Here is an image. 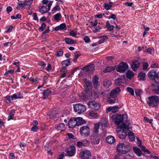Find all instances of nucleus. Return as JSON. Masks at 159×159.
Segmentation results:
<instances>
[{"mask_svg":"<svg viewBox=\"0 0 159 159\" xmlns=\"http://www.w3.org/2000/svg\"><path fill=\"white\" fill-rule=\"evenodd\" d=\"M116 149L119 153L126 154L130 151L131 148L129 143L125 142L119 143L117 146Z\"/></svg>","mask_w":159,"mask_h":159,"instance_id":"nucleus-1","label":"nucleus"},{"mask_svg":"<svg viewBox=\"0 0 159 159\" xmlns=\"http://www.w3.org/2000/svg\"><path fill=\"white\" fill-rule=\"evenodd\" d=\"M124 116L123 115H113L112 116L111 118L112 120L114 121L115 124L119 126V125L122 123L121 125L120 126L121 129H124L126 126L125 124L123 123V117Z\"/></svg>","mask_w":159,"mask_h":159,"instance_id":"nucleus-2","label":"nucleus"},{"mask_svg":"<svg viewBox=\"0 0 159 159\" xmlns=\"http://www.w3.org/2000/svg\"><path fill=\"white\" fill-rule=\"evenodd\" d=\"M149 101L147 102L148 105L153 107H157V104L159 102V98L156 95L152 96L148 98Z\"/></svg>","mask_w":159,"mask_h":159,"instance_id":"nucleus-3","label":"nucleus"},{"mask_svg":"<svg viewBox=\"0 0 159 159\" xmlns=\"http://www.w3.org/2000/svg\"><path fill=\"white\" fill-rule=\"evenodd\" d=\"M79 156L81 159H91V154L89 150L81 149L79 153Z\"/></svg>","mask_w":159,"mask_h":159,"instance_id":"nucleus-4","label":"nucleus"},{"mask_svg":"<svg viewBox=\"0 0 159 159\" xmlns=\"http://www.w3.org/2000/svg\"><path fill=\"white\" fill-rule=\"evenodd\" d=\"M74 111L78 114H81L86 110L85 106L80 103L75 104L74 106Z\"/></svg>","mask_w":159,"mask_h":159,"instance_id":"nucleus-5","label":"nucleus"},{"mask_svg":"<svg viewBox=\"0 0 159 159\" xmlns=\"http://www.w3.org/2000/svg\"><path fill=\"white\" fill-rule=\"evenodd\" d=\"M80 131L81 136L86 137L90 134V129L88 126H83L80 128Z\"/></svg>","mask_w":159,"mask_h":159,"instance_id":"nucleus-6","label":"nucleus"},{"mask_svg":"<svg viewBox=\"0 0 159 159\" xmlns=\"http://www.w3.org/2000/svg\"><path fill=\"white\" fill-rule=\"evenodd\" d=\"M76 151L75 147L73 145L70 146L65 150V152L66 153L67 155L69 157L74 156L76 153Z\"/></svg>","mask_w":159,"mask_h":159,"instance_id":"nucleus-7","label":"nucleus"},{"mask_svg":"<svg viewBox=\"0 0 159 159\" xmlns=\"http://www.w3.org/2000/svg\"><path fill=\"white\" fill-rule=\"evenodd\" d=\"M128 68V65L126 63L121 62L116 68V70L120 73L124 72Z\"/></svg>","mask_w":159,"mask_h":159,"instance_id":"nucleus-8","label":"nucleus"},{"mask_svg":"<svg viewBox=\"0 0 159 159\" xmlns=\"http://www.w3.org/2000/svg\"><path fill=\"white\" fill-rule=\"evenodd\" d=\"M52 2H49L46 6H41L39 7V11L42 14L46 13L50 10L51 7L52 5Z\"/></svg>","mask_w":159,"mask_h":159,"instance_id":"nucleus-9","label":"nucleus"},{"mask_svg":"<svg viewBox=\"0 0 159 159\" xmlns=\"http://www.w3.org/2000/svg\"><path fill=\"white\" fill-rule=\"evenodd\" d=\"M91 143L93 144H98L100 142V139L98 134L93 133L91 136Z\"/></svg>","mask_w":159,"mask_h":159,"instance_id":"nucleus-10","label":"nucleus"},{"mask_svg":"<svg viewBox=\"0 0 159 159\" xmlns=\"http://www.w3.org/2000/svg\"><path fill=\"white\" fill-rule=\"evenodd\" d=\"M88 104L90 107L94 110H98L100 108V105L98 103L94 102H89Z\"/></svg>","mask_w":159,"mask_h":159,"instance_id":"nucleus-11","label":"nucleus"},{"mask_svg":"<svg viewBox=\"0 0 159 159\" xmlns=\"http://www.w3.org/2000/svg\"><path fill=\"white\" fill-rule=\"evenodd\" d=\"M121 91V89L119 87H116L114 89L112 90L110 93V96L113 98L116 97Z\"/></svg>","mask_w":159,"mask_h":159,"instance_id":"nucleus-12","label":"nucleus"},{"mask_svg":"<svg viewBox=\"0 0 159 159\" xmlns=\"http://www.w3.org/2000/svg\"><path fill=\"white\" fill-rule=\"evenodd\" d=\"M140 65V63L138 60H133L132 61V64L131 66V68L133 71H136L139 67Z\"/></svg>","mask_w":159,"mask_h":159,"instance_id":"nucleus-13","label":"nucleus"},{"mask_svg":"<svg viewBox=\"0 0 159 159\" xmlns=\"http://www.w3.org/2000/svg\"><path fill=\"white\" fill-rule=\"evenodd\" d=\"M89 144V142L86 140H83L81 141H78L76 145L79 148H81L83 146H87Z\"/></svg>","mask_w":159,"mask_h":159,"instance_id":"nucleus-14","label":"nucleus"},{"mask_svg":"<svg viewBox=\"0 0 159 159\" xmlns=\"http://www.w3.org/2000/svg\"><path fill=\"white\" fill-rule=\"evenodd\" d=\"M54 128L57 131L60 132L64 131L65 129V126L63 123H61L58 125H55Z\"/></svg>","mask_w":159,"mask_h":159,"instance_id":"nucleus-15","label":"nucleus"},{"mask_svg":"<svg viewBox=\"0 0 159 159\" xmlns=\"http://www.w3.org/2000/svg\"><path fill=\"white\" fill-rule=\"evenodd\" d=\"M94 65L92 64L83 67L82 69L88 72L91 73L94 70Z\"/></svg>","mask_w":159,"mask_h":159,"instance_id":"nucleus-16","label":"nucleus"},{"mask_svg":"<svg viewBox=\"0 0 159 159\" xmlns=\"http://www.w3.org/2000/svg\"><path fill=\"white\" fill-rule=\"evenodd\" d=\"M157 74L155 70H151L148 74V77L150 79L155 80L156 79V75Z\"/></svg>","mask_w":159,"mask_h":159,"instance_id":"nucleus-17","label":"nucleus"},{"mask_svg":"<svg viewBox=\"0 0 159 159\" xmlns=\"http://www.w3.org/2000/svg\"><path fill=\"white\" fill-rule=\"evenodd\" d=\"M77 122L75 118H71L70 120L68 122V125L70 128H73L77 125Z\"/></svg>","mask_w":159,"mask_h":159,"instance_id":"nucleus-18","label":"nucleus"},{"mask_svg":"<svg viewBox=\"0 0 159 159\" xmlns=\"http://www.w3.org/2000/svg\"><path fill=\"white\" fill-rule=\"evenodd\" d=\"M99 78L97 75L94 76L92 79V82L93 85L95 88L97 87L100 84V82L98 81Z\"/></svg>","mask_w":159,"mask_h":159,"instance_id":"nucleus-19","label":"nucleus"},{"mask_svg":"<svg viewBox=\"0 0 159 159\" xmlns=\"http://www.w3.org/2000/svg\"><path fill=\"white\" fill-rule=\"evenodd\" d=\"M51 91L49 89H48L44 90L43 93V97L42 98L45 99L48 98L49 95L51 93Z\"/></svg>","mask_w":159,"mask_h":159,"instance_id":"nucleus-20","label":"nucleus"},{"mask_svg":"<svg viewBox=\"0 0 159 159\" xmlns=\"http://www.w3.org/2000/svg\"><path fill=\"white\" fill-rule=\"evenodd\" d=\"M119 109V108L117 106L109 107L107 108V112L111 111L112 112L115 113Z\"/></svg>","mask_w":159,"mask_h":159,"instance_id":"nucleus-21","label":"nucleus"},{"mask_svg":"<svg viewBox=\"0 0 159 159\" xmlns=\"http://www.w3.org/2000/svg\"><path fill=\"white\" fill-rule=\"evenodd\" d=\"M107 143L109 144H113L115 142L116 140L114 137L112 136H108L106 139Z\"/></svg>","mask_w":159,"mask_h":159,"instance_id":"nucleus-22","label":"nucleus"},{"mask_svg":"<svg viewBox=\"0 0 159 159\" xmlns=\"http://www.w3.org/2000/svg\"><path fill=\"white\" fill-rule=\"evenodd\" d=\"M100 122L101 124L102 127H106L109 125L107 119L105 118H102Z\"/></svg>","mask_w":159,"mask_h":159,"instance_id":"nucleus-23","label":"nucleus"},{"mask_svg":"<svg viewBox=\"0 0 159 159\" xmlns=\"http://www.w3.org/2000/svg\"><path fill=\"white\" fill-rule=\"evenodd\" d=\"M75 120L76 122H77V126H79L86 122L81 117H77L75 118Z\"/></svg>","mask_w":159,"mask_h":159,"instance_id":"nucleus-24","label":"nucleus"},{"mask_svg":"<svg viewBox=\"0 0 159 159\" xmlns=\"http://www.w3.org/2000/svg\"><path fill=\"white\" fill-rule=\"evenodd\" d=\"M101 125V122H99L95 124L94 125V129L93 130V133L98 134L99 132L100 126Z\"/></svg>","mask_w":159,"mask_h":159,"instance_id":"nucleus-25","label":"nucleus"},{"mask_svg":"<svg viewBox=\"0 0 159 159\" xmlns=\"http://www.w3.org/2000/svg\"><path fill=\"white\" fill-rule=\"evenodd\" d=\"M111 83L110 80L108 79H105L103 81V85L106 88H108L111 84Z\"/></svg>","mask_w":159,"mask_h":159,"instance_id":"nucleus-26","label":"nucleus"},{"mask_svg":"<svg viewBox=\"0 0 159 159\" xmlns=\"http://www.w3.org/2000/svg\"><path fill=\"white\" fill-rule=\"evenodd\" d=\"M97 93L94 91L90 92L89 93V98L92 99H94L97 97Z\"/></svg>","mask_w":159,"mask_h":159,"instance_id":"nucleus-27","label":"nucleus"},{"mask_svg":"<svg viewBox=\"0 0 159 159\" xmlns=\"http://www.w3.org/2000/svg\"><path fill=\"white\" fill-rule=\"evenodd\" d=\"M133 149L135 153L138 156L140 157L142 155V152L139 148L137 147H134L133 148Z\"/></svg>","mask_w":159,"mask_h":159,"instance_id":"nucleus-28","label":"nucleus"},{"mask_svg":"<svg viewBox=\"0 0 159 159\" xmlns=\"http://www.w3.org/2000/svg\"><path fill=\"white\" fill-rule=\"evenodd\" d=\"M145 73L141 71L138 74V77L140 80L144 81L145 80Z\"/></svg>","mask_w":159,"mask_h":159,"instance_id":"nucleus-29","label":"nucleus"},{"mask_svg":"<svg viewBox=\"0 0 159 159\" xmlns=\"http://www.w3.org/2000/svg\"><path fill=\"white\" fill-rule=\"evenodd\" d=\"M84 81L86 87L87 89L89 90L90 88H91L92 86V84L91 81L87 79L84 80Z\"/></svg>","mask_w":159,"mask_h":159,"instance_id":"nucleus-30","label":"nucleus"},{"mask_svg":"<svg viewBox=\"0 0 159 159\" xmlns=\"http://www.w3.org/2000/svg\"><path fill=\"white\" fill-rule=\"evenodd\" d=\"M115 68V67L114 66H108L105 69L103 70V72L104 73L110 72L114 70Z\"/></svg>","mask_w":159,"mask_h":159,"instance_id":"nucleus-31","label":"nucleus"},{"mask_svg":"<svg viewBox=\"0 0 159 159\" xmlns=\"http://www.w3.org/2000/svg\"><path fill=\"white\" fill-rule=\"evenodd\" d=\"M65 40L66 42V43L69 44H75L76 43L75 41L69 38H65Z\"/></svg>","mask_w":159,"mask_h":159,"instance_id":"nucleus-32","label":"nucleus"},{"mask_svg":"<svg viewBox=\"0 0 159 159\" xmlns=\"http://www.w3.org/2000/svg\"><path fill=\"white\" fill-rule=\"evenodd\" d=\"M15 113V110H11L10 111V112L8 116V120H9L11 119H13Z\"/></svg>","mask_w":159,"mask_h":159,"instance_id":"nucleus-33","label":"nucleus"},{"mask_svg":"<svg viewBox=\"0 0 159 159\" xmlns=\"http://www.w3.org/2000/svg\"><path fill=\"white\" fill-rule=\"evenodd\" d=\"M113 3L111 2H110L108 4L107 3H105L103 4L104 7L105 9L106 10H108L111 9V7Z\"/></svg>","mask_w":159,"mask_h":159,"instance_id":"nucleus-34","label":"nucleus"},{"mask_svg":"<svg viewBox=\"0 0 159 159\" xmlns=\"http://www.w3.org/2000/svg\"><path fill=\"white\" fill-rule=\"evenodd\" d=\"M75 57L73 59V61L74 62H76L77 61V60L79 57L81 56V54L79 52H76L74 53Z\"/></svg>","mask_w":159,"mask_h":159,"instance_id":"nucleus-35","label":"nucleus"},{"mask_svg":"<svg viewBox=\"0 0 159 159\" xmlns=\"http://www.w3.org/2000/svg\"><path fill=\"white\" fill-rule=\"evenodd\" d=\"M61 71L63 72V73L61 75L60 77L61 78L65 77L67 72V70L66 68L65 67H63L61 69Z\"/></svg>","mask_w":159,"mask_h":159,"instance_id":"nucleus-36","label":"nucleus"},{"mask_svg":"<svg viewBox=\"0 0 159 159\" xmlns=\"http://www.w3.org/2000/svg\"><path fill=\"white\" fill-rule=\"evenodd\" d=\"M129 139L131 141H134L135 139L134 135V134L132 132H129L128 135Z\"/></svg>","mask_w":159,"mask_h":159,"instance_id":"nucleus-37","label":"nucleus"},{"mask_svg":"<svg viewBox=\"0 0 159 159\" xmlns=\"http://www.w3.org/2000/svg\"><path fill=\"white\" fill-rule=\"evenodd\" d=\"M134 75V73L132 71H128L126 73V76L129 79L133 77Z\"/></svg>","mask_w":159,"mask_h":159,"instance_id":"nucleus-38","label":"nucleus"},{"mask_svg":"<svg viewBox=\"0 0 159 159\" xmlns=\"http://www.w3.org/2000/svg\"><path fill=\"white\" fill-rule=\"evenodd\" d=\"M62 64L63 66L64 65V67H66L70 65V62L69 60H67L62 61Z\"/></svg>","mask_w":159,"mask_h":159,"instance_id":"nucleus-39","label":"nucleus"},{"mask_svg":"<svg viewBox=\"0 0 159 159\" xmlns=\"http://www.w3.org/2000/svg\"><path fill=\"white\" fill-rule=\"evenodd\" d=\"M61 17V14L59 13L55 14L54 16V19L57 21H59L60 20V18Z\"/></svg>","mask_w":159,"mask_h":159,"instance_id":"nucleus-40","label":"nucleus"},{"mask_svg":"<svg viewBox=\"0 0 159 159\" xmlns=\"http://www.w3.org/2000/svg\"><path fill=\"white\" fill-rule=\"evenodd\" d=\"M123 80L122 79L120 78H118L116 80L115 82L116 84L117 85H119L123 83Z\"/></svg>","mask_w":159,"mask_h":159,"instance_id":"nucleus-41","label":"nucleus"},{"mask_svg":"<svg viewBox=\"0 0 159 159\" xmlns=\"http://www.w3.org/2000/svg\"><path fill=\"white\" fill-rule=\"evenodd\" d=\"M126 89L127 91L129 92L131 95H134V91L132 88L130 87H127Z\"/></svg>","mask_w":159,"mask_h":159,"instance_id":"nucleus-42","label":"nucleus"},{"mask_svg":"<svg viewBox=\"0 0 159 159\" xmlns=\"http://www.w3.org/2000/svg\"><path fill=\"white\" fill-rule=\"evenodd\" d=\"M148 64L147 62L144 63L143 65V69L144 70H148Z\"/></svg>","mask_w":159,"mask_h":159,"instance_id":"nucleus-43","label":"nucleus"},{"mask_svg":"<svg viewBox=\"0 0 159 159\" xmlns=\"http://www.w3.org/2000/svg\"><path fill=\"white\" fill-rule=\"evenodd\" d=\"M33 1V0H27L24 3V5H25V7L26 5L29 6L32 3Z\"/></svg>","mask_w":159,"mask_h":159,"instance_id":"nucleus-44","label":"nucleus"},{"mask_svg":"<svg viewBox=\"0 0 159 159\" xmlns=\"http://www.w3.org/2000/svg\"><path fill=\"white\" fill-rule=\"evenodd\" d=\"M89 115L94 118H96L98 116L97 113L94 112V111H91L89 113Z\"/></svg>","mask_w":159,"mask_h":159,"instance_id":"nucleus-45","label":"nucleus"},{"mask_svg":"<svg viewBox=\"0 0 159 159\" xmlns=\"http://www.w3.org/2000/svg\"><path fill=\"white\" fill-rule=\"evenodd\" d=\"M18 4L19 5L16 7V8L17 10H21L25 7V5H24L23 3H19Z\"/></svg>","mask_w":159,"mask_h":159,"instance_id":"nucleus-46","label":"nucleus"},{"mask_svg":"<svg viewBox=\"0 0 159 159\" xmlns=\"http://www.w3.org/2000/svg\"><path fill=\"white\" fill-rule=\"evenodd\" d=\"M46 25L45 23H43L42 24L41 26L39 28V30L40 31H42L44 28L46 27Z\"/></svg>","mask_w":159,"mask_h":159,"instance_id":"nucleus-47","label":"nucleus"},{"mask_svg":"<svg viewBox=\"0 0 159 159\" xmlns=\"http://www.w3.org/2000/svg\"><path fill=\"white\" fill-rule=\"evenodd\" d=\"M63 51L62 50H59L57 51L56 56L57 57L61 56L63 55Z\"/></svg>","mask_w":159,"mask_h":159,"instance_id":"nucleus-48","label":"nucleus"},{"mask_svg":"<svg viewBox=\"0 0 159 159\" xmlns=\"http://www.w3.org/2000/svg\"><path fill=\"white\" fill-rule=\"evenodd\" d=\"M30 80H31L33 82H35V83H38L39 82L38 81V78H34L32 77H31L30 79Z\"/></svg>","mask_w":159,"mask_h":159,"instance_id":"nucleus-49","label":"nucleus"},{"mask_svg":"<svg viewBox=\"0 0 159 159\" xmlns=\"http://www.w3.org/2000/svg\"><path fill=\"white\" fill-rule=\"evenodd\" d=\"M152 91L156 94H159V86H157V88L153 89Z\"/></svg>","mask_w":159,"mask_h":159,"instance_id":"nucleus-50","label":"nucleus"},{"mask_svg":"<svg viewBox=\"0 0 159 159\" xmlns=\"http://www.w3.org/2000/svg\"><path fill=\"white\" fill-rule=\"evenodd\" d=\"M67 135L68 136V138L69 139H75V136L72 134L68 133L67 134Z\"/></svg>","mask_w":159,"mask_h":159,"instance_id":"nucleus-51","label":"nucleus"},{"mask_svg":"<svg viewBox=\"0 0 159 159\" xmlns=\"http://www.w3.org/2000/svg\"><path fill=\"white\" fill-rule=\"evenodd\" d=\"M142 91L139 89H136L135 91V94L138 96H139L140 94L142 93Z\"/></svg>","mask_w":159,"mask_h":159,"instance_id":"nucleus-52","label":"nucleus"},{"mask_svg":"<svg viewBox=\"0 0 159 159\" xmlns=\"http://www.w3.org/2000/svg\"><path fill=\"white\" fill-rule=\"evenodd\" d=\"M38 129V126L36 125H34L33 127L31 128V130L32 131L36 132L37 131Z\"/></svg>","mask_w":159,"mask_h":159,"instance_id":"nucleus-53","label":"nucleus"},{"mask_svg":"<svg viewBox=\"0 0 159 159\" xmlns=\"http://www.w3.org/2000/svg\"><path fill=\"white\" fill-rule=\"evenodd\" d=\"M19 98L18 96L16 93L13 94L11 96V98L12 100L16 99Z\"/></svg>","mask_w":159,"mask_h":159,"instance_id":"nucleus-54","label":"nucleus"},{"mask_svg":"<svg viewBox=\"0 0 159 159\" xmlns=\"http://www.w3.org/2000/svg\"><path fill=\"white\" fill-rule=\"evenodd\" d=\"M5 98L6 100H7L8 101V102L7 101V103H10L11 102V96H6L5 97Z\"/></svg>","mask_w":159,"mask_h":159,"instance_id":"nucleus-55","label":"nucleus"},{"mask_svg":"<svg viewBox=\"0 0 159 159\" xmlns=\"http://www.w3.org/2000/svg\"><path fill=\"white\" fill-rule=\"evenodd\" d=\"M70 34L72 36L75 37L77 35V34L73 30H71L70 32Z\"/></svg>","mask_w":159,"mask_h":159,"instance_id":"nucleus-56","label":"nucleus"},{"mask_svg":"<svg viewBox=\"0 0 159 159\" xmlns=\"http://www.w3.org/2000/svg\"><path fill=\"white\" fill-rule=\"evenodd\" d=\"M65 153L64 152H62V153L57 157V159H63V158L65 156Z\"/></svg>","mask_w":159,"mask_h":159,"instance_id":"nucleus-57","label":"nucleus"},{"mask_svg":"<svg viewBox=\"0 0 159 159\" xmlns=\"http://www.w3.org/2000/svg\"><path fill=\"white\" fill-rule=\"evenodd\" d=\"M39 65L42 66L43 69H44L46 66V64L43 62H41L39 63Z\"/></svg>","mask_w":159,"mask_h":159,"instance_id":"nucleus-58","label":"nucleus"},{"mask_svg":"<svg viewBox=\"0 0 159 159\" xmlns=\"http://www.w3.org/2000/svg\"><path fill=\"white\" fill-rule=\"evenodd\" d=\"M158 65L157 63H153L151 65L152 68H157L158 67Z\"/></svg>","mask_w":159,"mask_h":159,"instance_id":"nucleus-59","label":"nucleus"},{"mask_svg":"<svg viewBox=\"0 0 159 159\" xmlns=\"http://www.w3.org/2000/svg\"><path fill=\"white\" fill-rule=\"evenodd\" d=\"M66 25L64 23H62L59 25L60 27L61 30H63L66 27Z\"/></svg>","mask_w":159,"mask_h":159,"instance_id":"nucleus-60","label":"nucleus"},{"mask_svg":"<svg viewBox=\"0 0 159 159\" xmlns=\"http://www.w3.org/2000/svg\"><path fill=\"white\" fill-rule=\"evenodd\" d=\"M150 157L154 159H159V157L156 156L154 154H151L150 156Z\"/></svg>","mask_w":159,"mask_h":159,"instance_id":"nucleus-61","label":"nucleus"},{"mask_svg":"<svg viewBox=\"0 0 159 159\" xmlns=\"http://www.w3.org/2000/svg\"><path fill=\"white\" fill-rule=\"evenodd\" d=\"M12 9L11 7L9 6L7 7V11L8 13H9V12H11L12 11Z\"/></svg>","mask_w":159,"mask_h":159,"instance_id":"nucleus-62","label":"nucleus"},{"mask_svg":"<svg viewBox=\"0 0 159 159\" xmlns=\"http://www.w3.org/2000/svg\"><path fill=\"white\" fill-rule=\"evenodd\" d=\"M155 80L157 82L159 83V72L157 73Z\"/></svg>","mask_w":159,"mask_h":159,"instance_id":"nucleus-63","label":"nucleus"},{"mask_svg":"<svg viewBox=\"0 0 159 159\" xmlns=\"http://www.w3.org/2000/svg\"><path fill=\"white\" fill-rule=\"evenodd\" d=\"M114 159H127L126 158L124 157L123 158H121L119 157V156L118 155H116L115 156Z\"/></svg>","mask_w":159,"mask_h":159,"instance_id":"nucleus-64","label":"nucleus"}]
</instances>
